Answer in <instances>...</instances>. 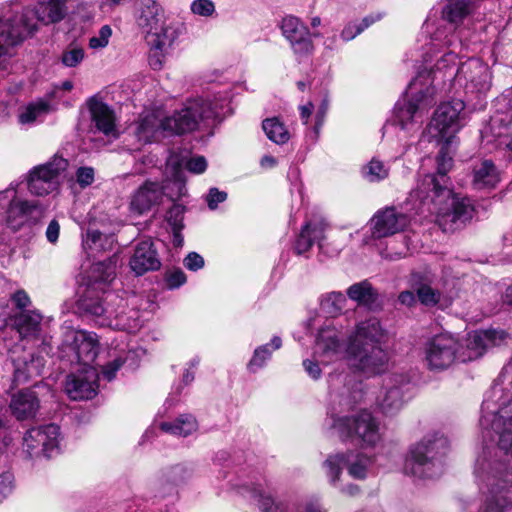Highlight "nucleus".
<instances>
[{"label": "nucleus", "instance_id": "nucleus-1", "mask_svg": "<svg viewBox=\"0 0 512 512\" xmlns=\"http://www.w3.org/2000/svg\"><path fill=\"white\" fill-rule=\"evenodd\" d=\"M342 338V332L335 327L327 326L319 331L316 340V361H303L305 371L311 378H320V363L329 364L340 359L343 353L351 369L368 377L387 370V334L377 318L359 322L348 336L345 349Z\"/></svg>", "mask_w": 512, "mask_h": 512}, {"label": "nucleus", "instance_id": "nucleus-2", "mask_svg": "<svg viewBox=\"0 0 512 512\" xmlns=\"http://www.w3.org/2000/svg\"><path fill=\"white\" fill-rule=\"evenodd\" d=\"M424 30L430 34L429 51L436 53L444 48L447 51L437 60L434 70L419 72L409 83L406 94L410 99L404 103H397L395 124L400 129L398 135L400 139L411 137L419 131L423 113L430 103L429 99L433 97L440 86L445 85L447 80L454 84L456 50L461 46L459 37L455 34L454 29L447 26L433 29L432 25L426 23Z\"/></svg>", "mask_w": 512, "mask_h": 512}, {"label": "nucleus", "instance_id": "nucleus-3", "mask_svg": "<svg viewBox=\"0 0 512 512\" xmlns=\"http://www.w3.org/2000/svg\"><path fill=\"white\" fill-rule=\"evenodd\" d=\"M347 376L330 377V406L326 426L342 442H360L373 446L379 439V425L371 412L366 409L354 414H343L362 403L365 398L363 384L352 382Z\"/></svg>", "mask_w": 512, "mask_h": 512}, {"label": "nucleus", "instance_id": "nucleus-4", "mask_svg": "<svg viewBox=\"0 0 512 512\" xmlns=\"http://www.w3.org/2000/svg\"><path fill=\"white\" fill-rule=\"evenodd\" d=\"M508 335L503 330L487 329L469 333L465 348L451 334L442 333L428 340L424 346V362L430 370L441 371L456 360L471 361L481 357L486 350L502 345Z\"/></svg>", "mask_w": 512, "mask_h": 512}, {"label": "nucleus", "instance_id": "nucleus-5", "mask_svg": "<svg viewBox=\"0 0 512 512\" xmlns=\"http://www.w3.org/2000/svg\"><path fill=\"white\" fill-rule=\"evenodd\" d=\"M67 0H41L36 10L24 9L12 18L0 20V74L8 73L15 47L37 29V21L47 25L61 21Z\"/></svg>", "mask_w": 512, "mask_h": 512}, {"label": "nucleus", "instance_id": "nucleus-6", "mask_svg": "<svg viewBox=\"0 0 512 512\" xmlns=\"http://www.w3.org/2000/svg\"><path fill=\"white\" fill-rule=\"evenodd\" d=\"M508 386L512 387V364L502 369L490 396L484 400L480 423L483 427L491 425L499 436V450L512 454V393H506Z\"/></svg>", "mask_w": 512, "mask_h": 512}, {"label": "nucleus", "instance_id": "nucleus-7", "mask_svg": "<svg viewBox=\"0 0 512 512\" xmlns=\"http://www.w3.org/2000/svg\"><path fill=\"white\" fill-rule=\"evenodd\" d=\"M475 476L484 493L485 503L480 512H507L511 500L503 494L512 483L509 466L495 451L484 450L475 465Z\"/></svg>", "mask_w": 512, "mask_h": 512}, {"label": "nucleus", "instance_id": "nucleus-8", "mask_svg": "<svg viewBox=\"0 0 512 512\" xmlns=\"http://www.w3.org/2000/svg\"><path fill=\"white\" fill-rule=\"evenodd\" d=\"M229 100L224 95L199 97L187 101L184 107L163 118V132L181 135L196 130L200 123L221 119L227 113Z\"/></svg>", "mask_w": 512, "mask_h": 512}, {"label": "nucleus", "instance_id": "nucleus-9", "mask_svg": "<svg viewBox=\"0 0 512 512\" xmlns=\"http://www.w3.org/2000/svg\"><path fill=\"white\" fill-rule=\"evenodd\" d=\"M449 451L448 439L438 433L428 434L411 446L404 462V473L418 478H433L443 472Z\"/></svg>", "mask_w": 512, "mask_h": 512}, {"label": "nucleus", "instance_id": "nucleus-10", "mask_svg": "<svg viewBox=\"0 0 512 512\" xmlns=\"http://www.w3.org/2000/svg\"><path fill=\"white\" fill-rule=\"evenodd\" d=\"M417 208L421 212L426 210L436 214L441 222H451L456 225L465 224L472 218L474 212L471 200L456 196L449 187H442L438 192L429 194L427 202H419Z\"/></svg>", "mask_w": 512, "mask_h": 512}, {"label": "nucleus", "instance_id": "nucleus-11", "mask_svg": "<svg viewBox=\"0 0 512 512\" xmlns=\"http://www.w3.org/2000/svg\"><path fill=\"white\" fill-rule=\"evenodd\" d=\"M116 275V261L112 258L94 263L90 268L87 287L78 301L79 309L87 314H102L103 300L107 297L109 284Z\"/></svg>", "mask_w": 512, "mask_h": 512}, {"label": "nucleus", "instance_id": "nucleus-12", "mask_svg": "<svg viewBox=\"0 0 512 512\" xmlns=\"http://www.w3.org/2000/svg\"><path fill=\"white\" fill-rule=\"evenodd\" d=\"M468 113L463 100L454 99L442 103L434 112L427 127L430 138L446 146L452 144L456 134L466 124Z\"/></svg>", "mask_w": 512, "mask_h": 512}, {"label": "nucleus", "instance_id": "nucleus-13", "mask_svg": "<svg viewBox=\"0 0 512 512\" xmlns=\"http://www.w3.org/2000/svg\"><path fill=\"white\" fill-rule=\"evenodd\" d=\"M134 300L135 297L126 299L118 293H108L103 300V313L90 315L95 317L101 326L136 332L142 326V319L137 309L129 308V304H133Z\"/></svg>", "mask_w": 512, "mask_h": 512}, {"label": "nucleus", "instance_id": "nucleus-14", "mask_svg": "<svg viewBox=\"0 0 512 512\" xmlns=\"http://www.w3.org/2000/svg\"><path fill=\"white\" fill-rule=\"evenodd\" d=\"M68 167V161L55 155L50 161L33 167L27 176V186L31 194L46 196L56 191Z\"/></svg>", "mask_w": 512, "mask_h": 512}, {"label": "nucleus", "instance_id": "nucleus-15", "mask_svg": "<svg viewBox=\"0 0 512 512\" xmlns=\"http://www.w3.org/2000/svg\"><path fill=\"white\" fill-rule=\"evenodd\" d=\"M453 86L475 98L491 88V72L487 64L476 58L468 59L456 69Z\"/></svg>", "mask_w": 512, "mask_h": 512}, {"label": "nucleus", "instance_id": "nucleus-16", "mask_svg": "<svg viewBox=\"0 0 512 512\" xmlns=\"http://www.w3.org/2000/svg\"><path fill=\"white\" fill-rule=\"evenodd\" d=\"M60 428L55 424L28 430L23 438V449L30 457L51 458L59 453Z\"/></svg>", "mask_w": 512, "mask_h": 512}, {"label": "nucleus", "instance_id": "nucleus-17", "mask_svg": "<svg viewBox=\"0 0 512 512\" xmlns=\"http://www.w3.org/2000/svg\"><path fill=\"white\" fill-rule=\"evenodd\" d=\"M181 33L180 25L173 22H165L158 27L145 40L149 46V65L154 70H160L166 55L172 49Z\"/></svg>", "mask_w": 512, "mask_h": 512}, {"label": "nucleus", "instance_id": "nucleus-18", "mask_svg": "<svg viewBox=\"0 0 512 512\" xmlns=\"http://www.w3.org/2000/svg\"><path fill=\"white\" fill-rule=\"evenodd\" d=\"M371 464V459L363 454H348L336 453L330 455L324 462L326 475L332 485H336L340 478V474L344 467L347 468L348 473L355 479H364L367 475L368 467Z\"/></svg>", "mask_w": 512, "mask_h": 512}, {"label": "nucleus", "instance_id": "nucleus-19", "mask_svg": "<svg viewBox=\"0 0 512 512\" xmlns=\"http://www.w3.org/2000/svg\"><path fill=\"white\" fill-rule=\"evenodd\" d=\"M442 144L443 147L437 157V174H427L419 181L417 187L410 193L411 201L426 203L429 194L438 192L442 187H448V177L446 173L452 167V157L444 151L449 146H446L444 143Z\"/></svg>", "mask_w": 512, "mask_h": 512}, {"label": "nucleus", "instance_id": "nucleus-20", "mask_svg": "<svg viewBox=\"0 0 512 512\" xmlns=\"http://www.w3.org/2000/svg\"><path fill=\"white\" fill-rule=\"evenodd\" d=\"M281 31L298 59L308 57L313 53L312 36L318 37L319 34L310 33L309 28L299 18L291 15L284 17L281 22Z\"/></svg>", "mask_w": 512, "mask_h": 512}, {"label": "nucleus", "instance_id": "nucleus-21", "mask_svg": "<svg viewBox=\"0 0 512 512\" xmlns=\"http://www.w3.org/2000/svg\"><path fill=\"white\" fill-rule=\"evenodd\" d=\"M99 373L93 366L85 367L67 377L65 392L72 400L91 399L97 394Z\"/></svg>", "mask_w": 512, "mask_h": 512}, {"label": "nucleus", "instance_id": "nucleus-22", "mask_svg": "<svg viewBox=\"0 0 512 512\" xmlns=\"http://www.w3.org/2000/svg\"><path fill=\"white\" fill-rule=\"evenodd\" d=\"M409 223L408 217L395 208L379 210L370 220L372 237L380 239L404 230Z\"/></svg>", "mask_w": 512, "mask_h": 512}, {"label": "nucleus", "instance_id": "nucleus-23", "mask_svg": "<svg viewBox=\"0 0 512 512\" xmlns=\"http://www.w3.org/2000/svg\"><path fill=\"white\" fill-rule=\"evenodd\" d=\"M65 343L75 351L83 368L91 366L97 357L99 342L97 335L84 330H69L65 334Z\"/></svg>", "mask_w": 512, "mask_h": 512}, {"label": "nucleus", "instance_id": "nucleus-24", "mask_svg": "<svg viewBox=\"0 0 512 512\" xmlns=\"http://www.w3.org/2000/svg\"><path fill=\"white\" fill-rule=\"evenodd\" d=\"M163 196L162 187L155 182H145L130 197L129 211L134 216H141L158 205Z\"/></svg>", "mask_w": 512, "mask_h": 512}, {"label": "nucleus", "instance_id": "nucleus-25", "mask_svg": "<svg viewBox=\"0 0 512 512\" xmlns=\"http://www.w3.org/2000/svg\"><path fill=\"white\" fill-rule=\"evenodd\" d=\"M129 266L137 276L160 269L161 261L152 241L144 240L135 246Z\"/></svg>", "mask_w": 512, "mask_h": 512}, {"label": "nucleus", "instance_id": "nucleus-26", "mask_svg": "<svg viewBox=\"0 0 512 512\" xmlns=\"http://www.w3.org/2000/svg\"><path fill=\"white\" fill-rule=\"evenodd\" d=\"M11 415L18 421L34 419L40 410V400L32 389H22L11 396L9 403Z\"/></svg>", "mask_w": 512, "mask_h": 512}, {"label": "nucleus", "instance_id": "nucleus-27", "mask_svg": "<svg viewBox=\"0 0 512 512\" xmlns=\"http://www.w3.org/2000/svg\"><path fill=\"white\" fill-rule=\"evenodd\" d=\"M404 394L402 388L398 385L396 377H387L376 397V404L382 413L394 415L404 406Z\"/></svg>", "mask_w": 512, "mask_h": 512}, {"label": "nucleus", "instance_id": "nucleus-28", "mask_svg": "<svg viewBox=\"0 0 512 512\" xmlns=\"http://www.w3.org/2000/svg\"><path fill=\"white\" fill-rule=\"evenodd\" d=\"M136 22L145 36H149L167 21L159 3L155 0H142L138 5Z\"/></svg>", "mask_w": 512, "mask_h": 512}, {"label": "nucleus", "instance_id": "nucleus-29", "mask_svg": "<svg viewBox=\"0 0 512 512\" xmlns=\"http://www.w3.org/2000/svg\"><path fill=\"white\" fill-rule=\"evenodd\" d=\"M16 187L17 184L14 185L11 183L5 191L0 192V197L9 192H13V197L10 201L6 218L7 225L13 230H18L25 222V217L38 210L40 207L38 201L16 199Z\"/></svg>", "mask_w": 512, "mask_h": 512}, {"label": "nucleus", "instance_id": "nucleus-30", "mask_svg": "<svg viewBox=\"0 0 512 512\" xmlns=\"http://www.w3.org/2000/svg\"><path fill=\"white\" fill-rule=\"evenodd\" d=\"M14 366V381L16 383H24L30 378L39 376L44 367V359L27 353L17 359H12Z\"/></svg>", "mask_w": 512, "mask_h": 512}, {"label": "nucleus", "instance_id": "nucleus-31", "mask_svg": "<svg viewBox=\"0 0 512 512\" xmlns=\"http://www.w3.org/2000/svg\"><path fill=\"white\" fill-rule=\"evenodd\" d=\"M499 182V172L491 161L484 160L474 165L472 185L476 190L494 189Z\"/></svg>", "mask_w": 512, "mask_h": 512}, {"label": "nucleus", "instance_id": "nucleus-32", "mask_svg": "<svg viewBox=\"0 0 512 512\" xmlns=\"http://www.w3.org/2000/svg\"><path fill=\"white\" fill-rule=\"evenodd\" d=\"M89 109L97 130L107 136H115V116L113 111L105 103L94 98L89 101Z\"/></svg>", "mask_w": 512, "mask_h": 512}, {"label": "nucleus", "instance_id": "nucleus-33", "mask_svg": "<svg viewBox=\"0 0 512 512\" xmlns=\"http://www.w3.org/2000/svg\"><path fill=\"white\" fill-rule=\"evenodd\" d=\"M474 10L473 0H445L441 10L442 19L451 25H459Z\"/></svg>", "mask_w": 512, "mask_h": 512}, {"label": "nucleus", "instance_id": "nucleus-34", "mask_svg": "<svg viewBox=\"0 0 512 512\" xmlns=\"http://www.w3.org/2000/svg\"><path fill=\"white\" fill-rule=\"evenodd\" d=\"M162 121L163 119H160L153 112L141 116L135 130L138 140L142 143L151 142L158 132L163 131L161 127Z\"/></svg>", "mask_w": 512, "mask_h": 512}, {"label": "nucleus", "instance_id": "nucleus-35", "mask_svg": "<svg viewBox=\"0 0 512 512\" xmlns=\"http://www.w3.org/2000/svg\"><path fill=\"white\" fill-rule=\"evenodd\" d=\"M198 428L197 421L192 415H181L173 422H162L160 429L174 436L187 437Z\"/></svg>", "mask_w": 512, "mask_h": 512}, {"label": "nucleus", "instance_id": "nucleus-36", "mask_svg": "<svg viewBox=\"0 0 512 512\" xmlns=\"http://www.w3.org/2000/svg\"><path fill=\"white\" fill-rule=\"evenodd\" d=\"M348 297L360 306L371 307L377 299V293L368 281H361L347 289Z\"/></svg>", "mask_w": 512, "mask_h": 512}, {"label": "nucleus", "instance_id": "nucleus-37", "mask_svg": "<svg viewBox=\"0 0 512 512\" xmlns=\"http://www.w3.org/2000/svg\"><path fill=\"white\" fill-rule=\"evenodd\" d=\"M281 345V338L274 336L270 344L262 345L256 348L251 360L247 365L249 371L256 372L261 369L265 365L266 361L270 359L272 351L279 349Z\"/></svg>", "mask_w": 512, "mask_h": 512}, {"label": "nucleus", "instance_id": "nucleus-38", "mask_svg": "<svg viewBox=\"0 0 512 512\" xmlns=\"http://www.w3.org/2000/svg\"><path fill=\"white\" fill-rule=\"evenodd\" d=\"M42 316L35 312H22L15 318V326L23 337L34 336L39 330Z\"/></svg>", "mask_w": 512, "mask_h": 512}, {"label": "nucleus", "instance_id": "nucleus-39", "mask_svg": "<svg viewBox=\"0 0 512 512\" xmlns=\"http://www.w3.org/2000/svg\"><path fill=\"white\" fill-rule=\"evenodd\" d=\"M52 110L51 105L44 100L28 104L18 115L21 124H32L38 118L48 114Z\"/></svg>", "mask_w": 512, "mask_h": 512}, {"label": "nucleus", "instance_id": "nucleus-40", "mask_svg": "<svg viewBox=\"0 0 512 512\" xmlns=\"http://www.w3.org/2000/svg\"><path fill=\"white\" fill-rule=\"evenodd\" d=\"M262 127L267 137L276 144H284L290 138L288 130L276 117L264 120Z\"/></svg>", "mask_w": 512, "mask_h": 512}, {"label": "nucleus", "instance_id": "nucleus-41", "mask_svg": "<svg viewBox=\"0 0 512 512\" xmlns=\"http://www.w3.org/2000/svg\"><path fill=\"white\" fill-rule=\"evenodd\" d=\"M346 305V297L341 292H331L321 300L322 309L335 316L342 312Z\"/></svg>", "mask_w": 512, "mask_h": 512}, {"label": "nucleus", "instance_id": "nucleus-42", "mask_svg": "<svg viewBox=\"0 0 512 512\" xmlns=\"http://www.w3.org/2000/svg\"><path fill=\"white\" fill-rule=\"evenodd\" d=\"M363 174L369 182H378L388 177L389 168L379 159L373 158L364 168Z\"/></svg>", "mask_w": 512, "mask_h": 512}, {"label": "nucleus", "instance_id": "nucleus-43", "mask_svg": "<svg viewBox=\"0 0 512 512\" xmlns=\"http://www.w3.org/2000/svg\"><path fill=\"white\" fill-rule=\"evenodd\" d=\"M113 243L112 236H105L98 230H89L87 232L86 239L84 241V245L87 246L91 250H105L106 245L111 246Z\"/></svg>", "mask_w": 512, "mask_h": 512}, {"label": "nucleus", "instance_id": "nucleus-44", "mask_svg": "<svg viewBox=\"0 0 512 512\" xmlns=\"http://www.w3.org/2000/svg\"><path fill=\"white\" fill-rule=\"evenodd\" d=\"M191 476L192 470L184 464L172 466L165 472V477L173 484H181L190 479Z\"/></svg>", "mask_w": 512, "mask_h": 512}, {"label": "nucleus", "instance_id": "nucleus-45", "mask_svg": "<svg viewBox=\"0 0 512 512\" xmlns=\"http://www.w3.org/2000/svg\"><path fill=\"white\" fill-rule=\"evenodd\" d=\"M84 55L82 47L71 45L62 53L61 62L65 67H76L83 61Z\"/></svg>", "mask_w": 512, "mask_h": 512}, {"label": "nucleus", "instance_id": "nucleus-46", "mask_svg": "<svg viewBox=\"0 0 512 512\" xmlns=\"http://www.w3.org/2000/svg\"><path fill=\"white\" fill-rule=\"evenodd\" d=\"M311 227V223H306L296 240L295 251L298 255L306 253L315 243L312 237L310 236Z\"/></svg>", "mask_w": 512, "mask_h": 512}, {"label": "nucleus", "instance_id": "nucleus-47", "mask_svg": "<svg viewBox=\"0 0 512 512\" xmlns=\"http://www.w3.org/2000/svg\"><path fill=\"white\" fill-rule=\"evenodd\" d=\"M375 20L372 17H366L362 20V24L350 23L342 31L341 37L344 41H350L360 34Z\"/></svg>", "mask_w": 512, "mask_h": 512}, {"label": "nucleus", "instance_id": "nucleus-48", "mask_svg": "<svg viewBox=\"0 0 512 512\" xmlns=\"http://www.w3.org/2000/svg\"><path fill=\"white\" fill-rule=\"evenodd\" d=\"M308 223L312 224L310 229V236L314 240V242L318 243V246L321 250L324 249V232L327 227V223L323 218H315Z\"/></svg>", "mask_w": 512, "mask_h": 512}, {"label": "nucleus", "instance_id": "nucleus-49", "mask_svg": "<svg viewBox=\"0 0 512 512\" xmlns=\"http://www.w3.org/2000/svg\"><path fill=\"white\" fill-rule=\"evenodd\" d=\"M112 35V29L108 25H104L100 28L97 35L93 36L89 40V46L92 49H102L109 43V39Z\"/></svg>", "mask_w": 512, "mask_h": 512}, {"label": "nucleus", "instance_id": "nucleus-50", "mask_svg": "<svg viewBox=\"0 0 512 512\" xmlns=\"http://www.w3.org/2000/svg\"><path fill=\"white\" fill-rule=\"evenodd\" d=\"M184 208L181 205L174 204L166 214V220L172 227V230H181L183 228Z\"/></svg>", "mask_w": 512, "mask_h": 512}, {"label": "nucleus", "instance_id": "nucleus-51", "mask_svg": "<svg viewBox=\"0 0 512 512\" xmlns=\"http://www.w3.org/2000/svg\"><path fill=\"white\" fill-rule=\"evenodd\" d=\"M258 505L263 512H287L285 504L276 503L269 495L259 494Z\"/></svg>", "mask_w": 512, "mask_h": 512}, {"label": "nucleus", "instance_id": "nucleus-52", "mask_svg": "<svg viewBox=\"0 0 512 512\" xmlns=\"http://www.w3.org/2000/svg\"><path fill=\"white\" fill-rule=\"evenodd\" d=\"M191 11L202 17H210L215 12V5L211 0H194L191 4Z\"/></svg>", "mask_w": 512, "mask_h": 512}, {"label": "nucleus", "instance_id": "nucleus-53", "mask_svg": "<svg viewBox=\"0 0 512 512\" xmlns=\"http://www.w3.org/2000/svg\"><path fill=\"white\" fill-rule=\"evenodd\" d=\"M419 300L424 305H435L439 301V293L428 285H422L417 290Z\"/></svg>", "mask_w": 512, "mask_h": 512}, {"label": "nucleus", "instance_id": "nucleus-54", "mask_svg": "<svg viewBox=\"0 0 512 512\" xmlns=\"http://www.w3.org/2000/svg\"><path fill=\"white\" fill-rule=\"evenodd\" d=\"M14 487V477L8 472L0 473V502H2L5 498H7Z\"/></svg>", "mask_w": 512, "mask_h": 512}, {"label": "nucleus", "instance_id": "nucleus-55", "mask_svg": "<svg viewBox=\"0 0 512 512\" xmlns=\"http://www.w3.org/2000/svg\"><path fill=\"white\" fill-rule=\"evenodd\" d=\"M226 199L227 193L217 188H211L206 196L208 207L211 210H215L218 204L224 202Z\"/></svg>", "mask_w": 512, "mask_h": 512}, {"label": "nucleus", "instance_id": "nucleus-56", "mask_svg": "<svg viewBox=\"0 0 512 512\" xmlns=\"http://www.w3.org/2000/svg\"><path fill=\"white\" fill-rule=\"evenodd\" d=\"M166 282L169 288H178L186 282V275L180 269H174L166 274Z\"/></svg>", "mask_w": 512, "mask_h": 512}, {"label": "nucleus", "instance_id": "nucleus-57", "mask_svg": "<svg viewBox=\"0 0 512 512\" xmlns=\"http://www.w3.org/2000/svg\"><path fill=\"white\" fill-rule=\"evenodd\" d=\"M76 177L81 187L89 186L94 181V170L90 167H81L77 170Z\"/></svg>", "mask_w": 512, "mask_h": 512}, {"label": "nucleus", "instance_id": "nucleus-58", "mask_svg": "<svg viewBox=\"0 0 512 512\" xmlns=\"http://www.w3.org/2000/svg\"><path fill=\"white\" fill-rule=\"evenodd\" d=\"M184 266L192 271L199 270L204 266V259L198 253L191 252L185 257Z\"/></svg>", "mask_w": 512, "mask_h": 512}, {"label": "nucleus", "instance_id": "nucleus-59", "mask_svg": "<svg viewBox=\"0 0 512 512\" xmlns=\"http://www.w3.org/2000/svg\"><path fill=\"white\" fill-rule=\"evenodd\" d=\"M186 167L190 172L200 174L206 170L207 162L203 156L192 157L188 160Z\"/></svg>", "mask_w": 512, "mask_h": 512}, {"label": "nucleus", "instance_id": "nucleus-60", "mask_svg": "<svg viewBox=\"0 0 512 512\" xmlns=\"http://www.w3.org/2000/svg\"><path fill=\"white\" fill-rule=\"evenodd\" d=\"M11 441L7 422L0 418V452L9 446Z\"/></svg>", "mask_w": 512, "mask_h": 512}, {"label": "nucleus", "instance_id": "nucleus-61", "mask_svg": "<svg viewBox=\"0 0 512 512\" xmlns=\"http://www.w3.org/2000/svg\"><path fill=\"white\" fill-rule=\"evenodd\" d=\"M123 365V361L118 358V359H115L113 362L107 364L104 368H103V375L104 377L111 381L115 375H116V372L119 370V368Z\"/></svg>", "mask_w": 512, "mask_h": 512}, {"label": "nucleus", "instance_id": "nucleus-62", "mask_svg": "<svg viewBox=\"0 0 512 512\" xmlns=\"http://www.w3.org/2000/svg\"><path fill=\"white\" fill-rule=\"evenodd\" d=\"M12 300L17 308L23 309L30 305V298L24 290H18L12 295Z\"/></svg>", "mask_w": 512, "mask_h": 512}, {"label": "nucleus", "instance_id": "nucleus-63", "mask_svg": "<svg viewBox=\"0 0 512 512\" xmlns=\"http://www.w3.org/2000/svg\"><path fill=\"white\" fill-rule=\"evenodd\" d=\"M60 226L56 220H52L46 230V237L49 242L55 243L59 237Z\"/></svg>", "mask_w": 512, "mask_h": 512}, {"label": "nucleus", "instance_id": "nucleus-64", "mask_svg": "<svg viewBox=\"0 0 512 512\" xmlns=\"http://www.w3.org/2000/svg\"><path fill=\"white\" fill-rule=\"evenodd\" d=\"M299 512H322L319 504L314 501H307L299 507Z\"/></svg>", "mask_w": 512, "mask_h": 512}]
</instances>
